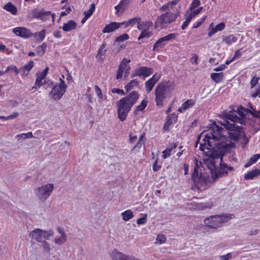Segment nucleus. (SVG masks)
Here are the masks:
<instances>
[{
  "label": "nucleus",
  "mask_w": 260,
  "mask_h": 260,
  "mask_svg": "<svg viewBox=\"0 0 260 260\" xmlns=\"http://www.w3.org/2000/svg\"><path fill=\"white\" fill-rule=\"evenodd\" d=\"M10 71L13 72L16 75H18L19 73V71L17 67L15 65H10Z\"/></svg>",
  "instance_id": "nucleus-61"
},
{
  "label": "nucleus",
  "mask_w": 260,
  "mask_h": 260,
  "mask_svg": "<svg viewBox=\"0 0 260 260\" xmlns=\"http://www.w3.org/2000/svg\"><path fill=\"white\" fill-rule=\"evenodd\" d=\"M222 39L223 43L228 46H230L237 42L238 40V37L234 35H230L228 36L223 37Z\"/></svg>",
  "instance_id": "nucleus-29"
},
{
  "label": "nucleus",
  "mask_w": 260,
  "mask_h": 260,
  "mask_svg": "<svg viewBox=\"0 0 260 260\" xmlns=\"http://www.w3.org/2000/svg\"><path fill=\"white\" fill-rule=\"evenodd\" d=\"M207 15L203 16L200 19L198 20L193 24V28H197L200 26L206 19Z\"/></svg>",
  "instance_id": "nucleus-47"
},
{
  "label": "nucleus",
  "mask_w": 260,
  "mask_h": 260,
  "mask_svg": "<svg viewBox=\"0 0 260 260\" xmlns=\"http://www.w3.org/2000/svg\"><path fill=\"white\" fill-rule=\"evenodd\" d=\"M198 56L196 54H194L190 58V61L192 64H198Z\"/></svg>",
  "instance_id": "nucleus-60"
},
{
  "label": "nucleus",
  "mask_w": 260,
  "mask_h": 260,
  "mask_svg": "<svg viewBox=\"0 0 260 260\" xmlns=\"http://www.w3.org/2000/svg\"><path fill=\"white\" fill-rule=\"evenodd\" d=\"M181 0H173L166 4L163 5L159 9L160 12H165V11H171L173 9L175 6Z\"/></svg>",
  "instance_id": "nucleus-24"
},
{
  "label": "nucleus",
  "mask_w": 260,
  "mask_h": 260,
  "mask_svg": "<svg viewBox=\"0 0 260 260\" xmlns=\"http://www.w3.org/2000/svg\"><path fill=\"white\" fill-rule=\"evenodd\" d=\"M138 84V81L137 79H134L130 81L125 86V88L127 91H128L135 87L137 86Z\"/></svg>",
  "instance_id": "nucleus-43"
},
{
  "label": "nucleus",
  "mask_w": 260,
  "mask_h": 260,
  "mask_svg": "<svg viewBox=\"0 0 260 260\" xmlns=\"http://www.w3.org/2000/svg\"><path fill=\"white\" fill-rule=\"evenodd\" d=\"M113 260H131L132 256L126 255L117 250H113L110 254Z\"/></svg>",
  "instance_id": "nucleus-17"
},
{
  "label": "nucleus",
  "mask_w": 260,
  "mask_h": 260,
  "mask_svg": "<svg viewBox=\"0 0 260 260\" xmlns=\"http://www.w3.org/2000/svg\"><path fill=\"white\" fill-rule=\"evenodd\" d=\"M43 242V248L44 250L46 252H49L51 250V246L50 244L44 241Z\"/></svg>",
  "instance_id": "nucleus-56"
},
{
  "label": "nucleus",
  "mask_w": 260,
  "mask_h": 260,
  "mask_svg": "<svg viewBox=\"0 0 260 260\" xmlns=\"http://www.w3.org/2000/svg\"><path fill=\"white\" fill-rule=\"evenodd\" d=\"M177 36V34L171 33L159 38L153 45V50L156 52L159 51L160 49L162 48L166 45L167 42L175 40Z\"/></svg>",
  "instance_id": "nucleus-11"
},
{
  "label": "nucleus",
  "mask_w": 260,
  "mask_h": 260,
  "mask_svg": "<svg viewBox=\"0 0 260 260\" xmlns=\"http://www.w3.org/2000/svg\"><path fill=\"white\" fill-rule=\"evenodd\" d=\"M222 132L211 131L204 135L203 142L200 146L201 150L213 158L210 160L212 166L209 168L214 180L226 175L229 170L233 169V167H229L222 162L224 153L229 149V145L226 143L228 138L222 134Z\"/></svg>",
  "instance_id": "nucleus-1"
},
{
  "label": "nucleus",
  "mask_w": 260,
  "mask_h": 260,
  "mask_svg": "<svg viewBox=\"0 0 260 260\" xmlns=\"http://www.w3.org/2000/svg\"><path fill=\"white\" fill-rule=\"evenodd\" d=\"M42 240L43 242L45 241L44 240H49L54 235L53 231L51 230H43L41 229Z\"/></svg>",
  "instance_id": "nucleus-35"
},
{
  "label": "nucleus",
  "mask_w": 260,
  "mask_h": 260,
  "mask_svg": "<svg viewBox=\"0 0 260 260\" xmlns=\"http://www.w3.org/2000/svg\"><path fill=\"white\" fill-rule=\"evenodd\" d=\"M3 9L14 15H16L17 13V8L10 2L5 5L3 7Z\"/></svg>",
  "instance_id": "nucleus-32"
},
{
  "label": "nucleus",
  "mask_w": 260,
  "mask_h": 260,
  "mask_svg": "<svg viewBox=\"0 0 260 260\" xmlns=\"http://www.w3.org/2000/svg\"><path fill=\"white\" fill-rule=\"evenodd\" d=\"M46 36V31L44 29H43L42 30L37 32L35 34H32V36L36 38V39L39 42L42 41L44 38H45Z\"/></svg>",
  "instance_id": "nucleus-42"
},
{
  "label": "nucleus",
  "mask_w": 260,
  "mask_h": 260,
  "mask_svg": "<svg viewBox=\"0 0 260 260\" xmlns=\"http://www.w3.org/2000/svg\"><path fill=\"white\" fill-rule=\"evenodd\" d=\"M259 175H260V170L255 169L251 171L247 172L245 175L244 178L247 180H251Z\"/></svg>",
  "instance_id": "nucleus-30"
},
{
  "label": "nucleus",
  "mask_w": 260,
  "mask_h": 260,
  "mask_svg": "<svg viewBox=\"0 0 260 260\" xmlns=\"http://www.w3.org/2000/svg\"><path fill=\"white\" fill-rule=\"evenodd\" d=\"M152 26V22L151 21H147L138 25V29L142 30V32L138 38V40L149 38L152 35V33L148 30V28Z\"/></svg>",
  "instance_id": "nucleus-14"
},
{
  "label": "nucleus",
  "mask_w": 260,
  "mask_h": 260,
  "mask_svg": "<svg viewBox=\"0 0 260 260\" xmlns=\"http://www.w3.org/2000/svg\"><path fill=\"white\" fill-rule=\"evenodd\" d=\"M106 43L104 42L100 46L98 49V51L96 55V58L99 61L104 60V56L107 51V49L106 48Z\"/></svg>",
  "instance_id": "nucleus-22"
},
{
  "label": "nucleus",
  "mask_w": 260,
  "mask_h": 260,
  "mask_svg": "<svg viewBox=\"0 0 260 260\" xmlns=\"http://www.w3.org/2000/svg\"><path fill=\"white\" fill-rule=\"evenodd\" d=\"M200 4L201 2L200 0H193L188 10H193L194 9L198 8L200 5Z\"/></svg>",
  "instance_id": "nucleus-48"
},
{
  "label": "nucleus",
  "mask_w": 260,
  "mask_h": 260,
  "mask_svg": "<svg viewBox=\"0 0 260 260\" xmlns=\"http://www.w3.org/2000/svg\"><path fill=\"white\" fill-rule=\"evenodd\" d=\"M128 3L129 0H121L118 5L115 7V9L116 10V14L119 15V13H123L125 10Z\"/></svg>",
  "instance_id": "nucleus-28"
},
{
  "label": "nucleus",
  "mask_w": 260,
  "mask_h": 260,
  "mask_svg": "<svg viewBox=\"0 0 260 260\" xmlns=\"http://www.w3.org/2000/svg\"><path fill=\"white\" fill-rule=\"evenodd\" d=\"M161 76V73H156L151 78L145 82V87L147 93H149L152 90L155 83L159 80Z\"/></svg>",
  "instance_id": "nucleus-16"
},
{
  "label": "nucleus",
  "mask_w": 260,
  "mask_h": 260,
  "mask_svg": "<svg viewBox=\"0 0 260 260\" xmlns=\"http://www.w3.org/2000/svg\"><path fill=\"white\" fill-rule=\"evenodd\" d=\"M220 258L221 260H229L232 258V254L231 253H229L225 255H222L220 256Z\"/></svg>",
  "instance_id": "nucleus-58"
},
{
  "label": "nucleus",
  "mask_w": 260,
  "mask_h": 260,
  "mask_svg": "<svg viewBox=\"0 0 260 260\" xmlns=\"http://www.w3.org/2000/svg\"><path fill=\"white\" fill-rule=\"evenodd\" d=\"M129 39V36L126 34H124L119 37H118L116 39V41L117 42H123L124 41H126Z\"/></svg>",
  "instance_id": "nucleus-54"
},
{
  "label": "nucleus",
  "mask_w": 260,
  "mask_h": 260,
  "mask_svg": "<svg viewBox=\"0 0 260 260\" xmlns=\"http://www.w3.org/2000/svg\"><path fill=\"white\" fill-rule=\"evenodd\" d=\"M195 104V101L193 99L188 100L184 102L181 107H180L178 111L180 113H182L188 109L191 108Z\"/></svg>",
  "instance_id": "nucleus-25"
},
{
  "label": "nucleus",
  "mask_w": 260,
  "mask_h": 260,
  "mask_svg": "<svg viewBox=\"0 0 260 260\" xmlns=\"http://www.w3.org/2000/svg\"><path fill=\"white\" fill-rule=\"evenodd\" d=\"M34 64L33 61L31 60L27 64L25 65L23 69L28 73L32 68Z\"/></svg>",
  "instance_id": "nucleus-55"
},
{
  "label": "nucleus",
  "mask_w": 260,
  "mask_h": 260,
  "mask_svg": "<svg viewBox=\"0 0 260 260\" xmlns=\"http://www.w3.org/2000/svg\"><path fill=\"white\" fill-rule=\"evenodd\" d=\"M139 94L138 92L134 91L131 92L126 97L123 99L130 105H133L139 99Z\"/></svg>",
  "instance_id": "nucleus-19"
},
{
  "label": "nucleus",
  "mask_w": 260,
  "mask_h": 260,
  "mask_svg": "<svg viewBox=\"0 0 260 260\" xmlns=\"http://www.w3.org/2000/svg\"><path fill=\"white\" fill-rule=\"evenodd\" d=\"M211 78L214 82L219 83L222 80L223 78V73H213L211 74Z\"/></svg>",
  "instance_id": "nucleus-41"
},
{
  "label": "nucleus",
  "mask_w": 260,
  "mask_h": 260,
  "mask_svg": "<svg viewBox=\"0 0 260 260\" xmlns=\"http://www.w3.org/2000/svg\"><path fill=\"white\" fill-rule=\"evenodd\" d=\"M49 71V68L46 67L42 71H39L37 73V78L32 88L39 89L46 82V77Z\"/></svg>",
  "instance_id": "nucleus-13"
},
{
  "label": "nucleus",
  "mask_w": 260,
  "mask_h": 260,
  "mask_svg": "<svg viewBox=\"0 0 260 260\" xmlns=\"http://www.w3.org/2000/svg\"><path fill=\"white\" fill-rule=\"evenodd\" d=\"M203 7H200L196 9H194L193 10H188L186 11V14L189 17H190L191 19H192L193 18H195L199 14H200L201 12H202V11L203 10Z\"/></svg>",
  "instance_id": "nucleus-33"
},
{
  "label": "nucleus",
  "mask_w": 260,
  "mask_h": 260,
  "mask_svg": "<svg viewBox=\"0 0 260 260\" xmlns=\"http://www.w3.org/2000/svg\"><path fill=\"white\" fill-rule=\"evenodd\" d=\"M260 158V154H256L250 157L248 161L245 164L244 167L248 168L255 163Z\"/></svg>",
  "instance_id": "nucleus-37"
},
{
  "label": "nucleus",
  "mask_w": 260,
  "mask_h": 260,
  "mask_svg": "<svg viewBox=\"0 0 260 260\" xmlns=\"http://www.w3.org/2000/svg\"><path fill=\"white\" fill-rule=\"evenodd\" d=\"M153 72L152 68L143 66L134 70L131 76L132 78L135 77H140L145 79L152 74Z\"/></svg>",
  "instance_id": "nucleus-12"
},
{
  "label": "nucleus",
  "mask_w": 260,
  "mask_h": 260,
  "mask_svg": "<svg viewBox=\"0 0 260 260\" xmlns=\"http://www.w3.org/2000/svg\"><path fill=\"white\" fill-rule=\"evenodd\" d=\"M68 86L62 79H59V82L55 84L52 87L50 93V96L54 100H59L64 95L67 91Z\"/></svg>",
  "instance_id": "nucleus-8"
},
{
  "label": "nucleus",
  "mask_w": 260,
  "mask_h": 260,
  "mask_svg": "<svg viewBox=\"0 0 260 260\" xmlns=\"http://www.w3.org/2000/svg\"><path fill=\"white\" fill-rule=\"evenodd\" d=\"M94 90L95 92L99 98L101 100L103 99L104 96L102 94V90L98 85L94 86Z\"/></svg>",
  "instance_id": "nucleus-53"
},
{
  "label": "nucleus",
  "mask_w": 260,
  "mask_h": 260,
  "mask_svg": "<svg viewBox=\"0 0 260 260\" xmlns=\"http://www.w3.org/2000/svg\"><path fill=\"white\" fill-rule=\"evenodd\" d=\"M177 119V116L173 113L169 115L166 119V122L164 125V127L166 129L171 128L172 124H174Z\"/></svg>",
  "instance_id": "nucleus-27"
},
{
  "label": "nucleus",
  "mask_w": 260,
  "mask_h": 260,
  "mask_svg": "<svg viewBox=\"0 0 260 260\" xmlns=\"http://www.w3.org/2000/svg\"><path fill=\"white\" fill-rule=\"evenodd\" d=\"M54 187L53 183H48L38 186L35 189L36 196L40 200L44 201L50 196Z\"/></svg>",
  "instance_id": "nucleus-7"
},
{
  "label": "nucleus",
  "mask_w": 260,
  "mask_h": 260,
  "mask_svg": "<svg viewBox=\"0 0 260 260\" xmlns=\"http://www.w3.org/2000/svg\"><path fill=\"white\" fill-rule=\"evenodd\" d=\"M77 27V23L74 20H70L64 23L62 29L64 31L68 32L75 29Z\"/></svg>",
  "instance_id": "nucleus-20"
},
{
  "label": "nucleus",
  "mask_w": 260,
  "mask_h": 260,
  "mask_svg": "<svg viewBox=\"0 0 260 260\" xmlns=\"http://www.w3.org/2000/svg\"><path fill=\"white\" fill-rule=\"evenodd\" d=\"M12 32L17 36L27 39L32 37L31 31L24 27H16L12 29Z\"/></svg>",
  "instance_id": "nucleus-15"
},
{
  "label": "nucleus",
  "mask_w": 260,
  "mask_h": 260,
  "mask_svg": "<svg viewBox=\"0 0 260 260\" xmlns=\"http://www.w3.org/2000/svg\"><path fill=\"white\" fill-rule=\"evenodd\" d=\"M132 107L124 99L119 101L117 103V111L118 118L121 120L123 121L126 118Z\"/></svg>",
  "instance_id": "nucleus-10"
},
{
  "label": "nucleus",
  "mask_w": 260,
  "mask_h": 260,
  "mask_svg": "<svg viewBox=\"0 0 260 260\" xmlns=\"http://www.w3.org/2000/svg\"><path fill=\"white\" fill-rule=\"evenodd\" d=\"M259 232V230L256 228H252L247 232V234L249 236H254L257 235Z\"/></svg>",
  "instance_id": "nucleus-57"
},
{
  "label": "nucleus",
  "mask_w": 260,
  "mask_h": 260,
  "mask_svg": "<svg viewBox=\"0 0 260 260\" xmlns=\"http://www.w3.org/2000/svg\"><path fill=\"white\" fill-rule=\"evenodd\" d=\"M112 92L113 93L120 94L122 95L124 94V91L123 90L118 88H113L112 89Z\"/></svg>",
  "instance_id": "nucleus-63"
},
{
  "label": "nucleus",
  "mask_w": 260,
  "mask_h": 260,
  "mask_svg": "<svg viewBox=\"0 0 260 260\" xmlns=\"http://www.w3.org/2000/svg\"><path fill=\"white\" fill-rule=\"evenodd\" d=\"M160 166L158 165L157 161L155 160L153 164L152 168L154 171H157L160 169Z\"/></svg>",
  "instance_id": "nucleus-62"
},
{
  "label": "nucleus",
  "mask_w": 260,
  "mask_h": 260,
  "mask_svg": "<svg viewBox=\"0 0 260 260\" xmlns=\"http://www.w3.org/2000/svg\"><path fill=\"white\" fill-rule=\"evenodd\" d=\"M32 137V134L31 132H28L27 133H22L16 136L15 138L19 141H23L26 139L30 138Z\"/></svg>",
  "instance_id": "nucleus-40"
},
{
  "label": "nucleus",
  "mask_w": 260,
  "mask_h": 260,
  "mask_svg": "<svg viewBox=\"0 0 260 260\" xmlns=\"http://www.w3.org/2000/svg\"><path fill=\"white\" fill-rule=\"evenodd\" d=\"M184 17L185 20L182 24L181 28L182 29H184L188 26V25L189 24V23H190L192 19L186 13L185 14Z\"/></svg>",
  "instance_id": "nucleus-50"
},
{
  "label": "nucleus",
  "mask_w": 260,
  "mask_h": 260,
  "mask_svg": "<svg viewBox=\"0 0 260 260\" xmlns=\"http://www.w3.org/2000/svg\"><path fill=\"white\" fill-rule=\"evenodd\" d=\"M166 241V237L165 235L162 234H158L157 235L156 240L155 243L157 244H162L164 243Z\"/></svg>",
  "instance_id": "nucleus-45"
},
{
  "label": "nucleus",
  "mask_w": 260,
  "mask_h": 260,
  "mask_svg": "<svg viewBox=\"0 0 260 260\" xmlns=\"http://www.w3.org/2000/svg\"><path fill=\"white\" fill-rule=\"evenodd\" d=\"M148 104L147 97L146 96L141 102L140 104L138 105L136 107V113H138L139 111H143L145 108L146 107Z\"/></svg>",
  "instance_id": "nucleus-38"
},
{
  "label": "nucleus",
  "mask_w": 260,
  "mask_h": 260,
  "mask_svg": "<svg viewBox=\"0 0 260 260\" xmlns=\"http://www.w3.org/2000/svg\"><path fill=\"white\" fill-rule=\"evenodd\" d=\"M67 240V236H56L54 239V242L55 244L61 245L64 244Z\"/></svg>",
  "instance_id": "nucleus-39"
},
{
  "label": "nucleus",
  "mask_w": 260,
  "mask_h": 260,
  "mask_svg": "<svg viewBox=\"0 0 260 260\" xmlns=\"http://www.w3.org/2000/svg\"><path fill=\"white\" fill-rule=\"evenodd\" d=\"M200 164V162H199L197 160H195L192 178L195 186L200 190H204L208 185L209 178L206 174L201 173L200 175H199Z\"/></svg>",
  "instance_id": "nucleus-4"
},
{
  "label": "nucleus",
  "mask_w": 260,
  "mask_h": 260,
  "mask_svg": "<svg viewBox=\"0 0 260 260\" xmlns=\"http://www.w3.org/2000/svg\"><path fill=\"white\" fill-rule=\"evenodd\" d=\"M225 24L224 22H220L217 24L215 27L210 28L208 34L209 37H211L213 35L217 33L218 31H220L223 30L225 28Z\"/></svg>",
  "instance_id": "nucleus-21"
},
{
  "label": "nucleus",
  "mask_w": 260,
  "mask_h": 260,
  "mask_svg": "<svg viewBox=\"0 0 260 260\" xmlns=\"http://www.w3.org/2000/svg\"><path fill=\"white\" fill-rule=\"evenodd\" d=\"M49 15L51 16L52 21H54L55 14H51V12L49 11H39L37 13L36 17L37 18H39L41 20H45L44 17L48 16Z\"/></svg>",
  "instance_id": "nucleus-31"
},
{
  "label": "nucleus",
  "mask_w": 260,
  "mask_h": 260,
  "mask_svg": "<svg viewBox=\"0 0 260 260\" xmlns=\"http://www.w3.org/2000/svg\"><path fill=\"white\" fill-rule=\"evenodd\" d=\"M177 145L175 143H172L166 148L162 152V157L166 159L170 157L172 153L174 152V150L176 148Z\"/></svg>",
  "instance_id": "nucleus-26"
},
{
  "label": "nucleus",
  "mask_w": 260,
  "mask_h": 260,
  "mask_svg": "<svg viewBox=\"0 0 260 260\" xmlns=\"http://www.w3.org/2000/svg\"><path fill=\"white\" fill-rule=\"evenodd\" d=\"M175 89L176 84L173 81H164L158 83L154 91L156 105L162 106L165 99L171 98Z\"/></svg>",
  "instance_id": "nucleus-3"
},
{
  "label": "nucleus",
  "mask_w": 260,
  "mask_h": 260,
  "mask_svg": "<svg viewBox=\"0 0 260 260\" xmlns=\"http://www.w3.org/2000/svg\"><path fill=\"white\" fill-rule=\"evenodd\" d=\"M166 12L158 16L155 21V27L161 29L175 21L179 15L178 12L166 11Z\"/></svg>",
  "instance_id": "nucleus-5"
},
{
  "label": "nucleus",
  "mask_w": 260,
  "mask_h": 260,
  "mask_svg": "<svg viewBox=\"0 0 260 260\" xmlns=\"http://www.w3.org/2000/svg\"><path fill=\"white\" fill-rule=\"evenodd\" d=\"M19 115V114L17 112H14L10 115H9L8 116H0V119L3 120V121H6L12 119H14L18 117Z\"/></svg>",
  "instance_id": "nucleus-46"
},
{
  "label": "nucleus",
  "mask_w": 260,
  "mask_h": 260,
  "mask_svg": "<svg viewBox=\"0 0 260 260\" xmlns=\"http://www.w3.org/2000/svg\"><path fill=\"white\" fill-rule=\"evenodd\" d=\"M69 145L70 143L69 142H68L67 141H64L60 145L59 148L60 150H65L68 148Z\"/></svg>",
  "instance_id": "nucleus-59"
},
{
  "label": "nucleus",
  "mask_w": 260,
  "mask_h": 260,
  "mask_svg": "<svg viewBox=\"0 0 260 260\" xmlns=\"http://www.w3.org/2000/svg\"><path fill=\"white\" fill-rule=\"evenodd\" d=\"M241 55H242L241 49H239L237 50V51H236L235 54L233 58L235 60L236 58L239 57Z\"/></svg>",
  "instance_id": "nucleus-64"
},
{
  "label": "nucleus",
  "mask_w": 260,
  "mask_h": 260,
  "mask_svg": "<svg viewBox=\"0 0 260 260\" xmlns=\"http://www.w3.org/2000/svg\"><path fill=\"white\" fill-rule=\"evenodd\" d=\"M251 96L254 98L256 97L260 98V82L256 86L254 91L251 94Z\"/></svg>",
  "instance_id": "nucleus-49"
},
{
  "label": "nucleus",
  "mask_w": 260,
  "mask_h": 260,
  "mask_svg": "<svg viewBox=\"0 0 260 260\" xmlns=\"http://www.w3.org/2000/svg\"><path fill=\"white\" fill-rule=\"evenodd\" d=\"M122 26L120 22H112L107 24L103 29V32L109 33L118 29Z\"/></svg>",
  "instance_id": "nucleus-18"
},
{
  "label": "nucleus",
  "mask_w": 260,
  "mask_h": 260,
  "mask_svg": "<svg viewBox=\"0 0 260 260\" xmlns=\"http://www.w3.org/2000/svg\"><path fill=\"white\" fill-rule=\"evenodd\" d=\"M131 60L126 58H124L121 60L116 72V78L117 80H121L123 76L125 78L127 76L131 70L129 64Z\"/></svg>",
  "instance_id": "nucleus-9"
},
{
  "label": "nucleus",
  "mask_w": 260,
  "mask_h": 260,
  "mask_svg": "<svg viewBox=\"0 0 260 260\" xmlns=\"http://www.w3.org/2000/svg\"><path fill=\"white\" fill-rule=\"evenodd\" d=\"M139 17H135L130 19L126 21L120 22V23H122V26L124 25V27L125 28L128 26H133L134 25L138 23L139 22Z\"/></svg>",
  "instance_id": "nucleus-34"
},
{
  "label": "nucleus",
  "mask_w": 260,
  "mask_h": 260,
  "mask_svg": "<svg viewBox=\"0 0 260 260\" xmlns=\"http://www.w3.org/2000/svg\"><path fill=\"white\" fill-rule=\"evenodd\" d=\"M29 236L39 242H42V236L41 229H35L30 232Z\"/></svg>",
  "instance_id": "nucleus-23"
},
{
  "label": "nucleus",
  "mask_w": 260,
  "mask_h": 260,
  "mask_svg": "<svg viewBox=\"0 0 260 260\" xmlns=\"http://www.w3.org/2000/svg\"><path fill=\"white\" fill-rule=\"evenodd\" d=\"M122 219L127 221L133 218L134 216V213L131 210H126L121 213Z\"/></svg>",
  "instance_id": "nucleus-36"
},
{
  "label": "nucleus",
  "mask_w": 260,
  "mask_h": 260,
  "mask_svg": "<svg viewBox=\"0 0 260 260\" xmlns=\"http://www.w3.org/2000/svg\"><path fill=\"white\" fill-rule=\"evenodd\" d=\"M232 218V215L221 214L211 216L206 218L204 223L206 226L211 229H217Z\"/></svg>",
  "instance_id": "nucleus-6"
},
{
  "label": "nucleus",
  "mask_w": 260,
  "mask_h": 260,
  "mask_svg": "<svg viewBox=\"0 0 260 260\" xmlns=\"http://www.w3.org/2000/svg\"><path fill=\"white\" fill-rule=\"evenodd\" d=\"M251 116L258 118L260 122L259 111L251 112L241 107L237 108V111L224 114L225 119L223 121L218 122L223 127H220L215 121L210 120L203 128L208 130H223L224 128L226 130H240L244 128L242 125L245 124L248 122L247 119Z\"/></svg>",
  "instance_id": "nucleus-2"
},
{
  "label": "nucleus",
  "mask_w": 260,
  "mask_h": 260,
  "mask_svg": "<svg viewBox=\"0 0 260 260\" xmlns=\"http://www.w3.org/2000/svg\"><path fill=\"white\" fill-rule=\"evenodd\" d=\"M259 80V77H258L256 75L253 77V78L251 79L250 81L251 88H253L258 83Z\"/></svg>",
  "instance_id": "nucleus-51"
},
{
  "label": "nucleus",
  "mask_w": 260,
  "mask_h": 260,
  "mask_svg": "<svg viewBox=\"0 0 260 260\" xmlns=\"http://www.w3.org/2000/svg\"><path fill=\"white\" fill-rule=\"evenodd\" d=\"M95 4L94 3H92L90 6L89 9L87 11L84 12V16L86 17L89 18L95 11Z\"/></svg>",
  "instance_id": "nucleus-44"
},
{
  "label": "nucleus",
  "mask_w": 260,
  "mask_h": 260,
  "mask_svg": "<svg viewBox=\"0 0 260 260\" xmlns=\"http://www.w3.org/2000/svg\"><path fill=\"white\" fill-rule=\"evenodd\" d=\"M147 214H144L143 217L137 219V223L139 225L145 224L147 222Z\"/></svg>",
  "instance_id": "nucleus-52"
}]
</instances>
